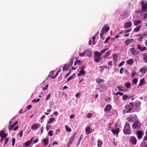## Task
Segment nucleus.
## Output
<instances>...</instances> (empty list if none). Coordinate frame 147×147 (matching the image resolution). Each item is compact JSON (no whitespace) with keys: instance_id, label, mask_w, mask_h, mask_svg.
Here are the masks:
<instances>
[{"instance_id":"42","label":"nucleus","mask_w":147,"mask_h":147,"mask_svg":"<svg viewBox=\"0 0 147 147\" xmlns=\"http://www.w3.org/2000/svg\"><path fill=\"white\" fill-rule=\"evenodd\" d=\"M104 81V80L103 79H100L99 80H98L96 81L98 83H100L101 82H103Z\"/></svg>"},{"instance_id":"16","label":"nucleus","mask_w":147,"mask_h":147,"mask_svg":"<svg viewBox=\"0 0 147 147\" xmlns=\"http://www.w3.org/2000/svg\"><path fill=\"white\" fill-rule=\"evenodd\" d=\"M147 70V67H144L140 69V72L142 73H145Z\"/></svg>"},{"instance_id":"40","label":"nucleus","mask_w":147,"mask_h":147,"mask_svg":"<svg viewBox=\"0 0 147 147\" xmlns=\"http://www.w3.org/2000/svg\"><path fill=\"white\" fill-rule=\"evenodd\" d=\"M81 62V61L80 60H78L76 61L74 63V65H77L78 64H79Z\"/></svg>"},{"instance_id":"24","label":"nucleus","mask_w":147,"mask_h":147,"mask_svg":"<svg viewBox=\"0 0 147 147\" xmlns=\"http://www.w3.org/2000/svg\"><path fill=\"white\" fill-rule=\"evenodd\" d=\"M134 59H130L127 61V63L129 65H132L134 63Z\"/></svg>"},{"instance_id":"4","label":"nucleus","mask_w":147,"mask_h":147,"mask_svg":"<svg viewBox=\"0 0 147 147\" xmlns=\"http://www.w3.org/2000/svg\"><path fill=\"white\" fill-rule=\"evenodd\" d=\"M130 124L128 123H125V127L123 129V131L125 134L129 135L131 133V131L129 126Z\"/></svg>"},{"instance_id":"48","label":"nucleus","mask_w":147,"mask_h":147,"mask_svg":"<svg viewBox=\"0 0 147 147\" xmlns=\"http://www.w3.org/2000/svg\"><path fill=\"white\" fill-rule=\"evenodd\" d=\"M7 134H4L1 137V138H4L5 137H7Z\"/></svg>"},{"instance_id":"30","label":"nucleus","mask_w":147,"mask_h":147,"mask_svg":"<svg viewBox=\"0 0 147 147\" xmlns=\"http://www.w3.org/2000/svg\"><path fill=\"white\" fill-rule=\"evenodd\" d=\"M75 73H74L73 74L69 77L67 81V82H68L71 80L73 79L74 78V77L75 76Z\"/></svg>"},{"instance_id":"17","label":"nucleus","mask_w":147,"mask_h":147,"mask_svg":"<svg viewBox=\"0 0 147 147\" xmlns=\"http://www.w3.org/2000/svg\"><path fill=\"white\" fill-rule=\"evenodd\" d=\"M134 24L135 26H137L139 24L142 23V22L141 21L139 20H135L134 22Z\"/></svg>"},{"instance_id":"64","label":"nucleus","mask_w":147,"mask_h":147,"mask_svg":"<svg viewBox=\"0 0 147 147\" xmlns=\"http://www.w3.org/2000/svg\"><path fill=\"white\" fill-rule=\"evenodd\" d=\"M92 115V114L91 113H89L87 115V117L88 118H91Z\"/></svg>"},{"instance_id":"13","label":"nucleus","mask_w":147,"mask_h":147,"mask_svg":"<svg viewBox=\"0 0 147 147\" xmlns=\"http://www.w3.org/2000/svg\"><path fill=\"white\" fill-rule=\"evenodd\" d=\"M111 108V106L110 105H107L104 109V111L105 112H108L110 111Z\"/></svg>"},{"instance_id":"50","label":"nucleus","mask_w":147,"mask_h":147,"mask_svg":"<svg viewBox=\"0 0 147 147\" xmlns=\"http://www.w3.org/2000/svg\"><path fill=\"white\" fill-rule=\"evenodd\" d=\"M110 37H108L106 39V40H105L104 42L105 43H107L108 41L109 40V39L110 38Z\"/></svg>"},{"instance_id":"26","label":"nucleus","mask_w":147,"mask_h":147,"mask_svg":"<svg viewBox=\"0 0 147 147\" xmlns=\"http://www.w3.org/2000/svg\"><path fill=\"white\" fill-rule=\"evenodd\" d=\"M31 143L28 140L24 143L23 145H25V147H27L29 146L31 144Z\"/></svg>"},{"instance_id":"60","label":"nucleus","mask_w":147,"mask_h":147,"mask_svg":"<svg viewBox=\"0 0 147 147\" xmlns=\"http://www.w3.org/2000/svg\"><path fill=\"white\" fill-rule=\"evenodd\" d=\"M50 96H51V94H49L47 96L46 99V100H48L50 98Z\"/></svg>"},{"instance_id":"33","label":"nucleus","mask_w":147,"mask_h":147,"mask_svg":"<svg viewBox=\"0 0 147 147\" xmlns=\"http://www.w3.org/2000/svg\"><path fill=\"white\" fill-rule=\"evenodd\" d=\"M131 53L132 54L134 55L135 52H136V51L135 50V49L134 48H131L130 49Z\"/></svg>"},{"instance_id":"59","label":"nucleus","mask_w":147,"mask_h":147,"mask_svg":"<svg viewBox=\"0 0 147 147\" xmlns=\"http://www.w3.org/2000/svg\"><path fill=\"white\" fill-rule=\"evenodd\" d=\"M136 72H132L131 73V75L132 76V78H133V77L136 75Z\"/></svg>"},{"instance_id":"46","label":"nucleus","mask_w":147,"mask_h":147,"mask_svg":"<svg viewBox=\"0 0 147 147\" xmlns=\"http://www.w3.org/2000/svg\"><path fill=\"white\" fill-rule=\"evenodd\" d=\"M12 146H13L15 142V139L14 138H12Z\"/></svg>"},{"instance_id":"7","label":"nucleus","mask_w":147,"mask_h":147,"mask_svg":"<svg viewBox=\"0 0 147 147\" xmlns=\"http://www.w3.org/2000/svg\"><path fill=\"white\" fill-rule=\"evenodd\" d=\"M129 141L133 145H136L137 142V139L134 136H131L129 138Z\"/></svg>"},{"instance_id":"58","label":"nucleus","mask_w":147,"mask_h":147,"mask_svg":"<svg viewBox=\"0 0 147 147\" xmlns=\"http://www.w3.org/2000/svg\"><path fill=\"white\" fill-rule=\"evenodd\" d=\"M48 86L49 85H47L45 87H44L43 88V89L44 90H46L47 89Z\"/></svg>"},{"instance_id":"14","label":"nucleus","mask_w":147,"mask_h":147,"mask_svg":"<svg viewBox=\"0 0 147 147\" xmlns=\"http://www.w3.org/2000/svg\"><path fill=\"white\" fill-rule=\"evenodd\" d=\"M75 137V134L72 135L68 142V144H71L73 142Z\"/></svg>"},{"instance_id":"53","label":"nucleus","mask_w":147,"mask_h":147,"mask_svg":"<svg viewBox=\"0 0 147 147\" xmlns=\"http://www.w3.org/2000/svg\"><path fill=\"white\" fill-rule=\"evenodd\" d=\"M108 50V49H103V50H102L101 51V54H103L105 53V51Z\"/></svg>"},{"instance_id":"8","label":"nucleus","mask_w":147,"mask_h":147,"mask_svg":"<svg viewBox=\"0 0 147 147\" xmlns=\"http://www.w3.org/2000/svg\"><path fill=\"white\" fill-rule=\"evenodd\" d=\"M141 5L142 10L144 12L145 11V9H147V2L144 4V2L142 1L141 3Z\"/></svg>"},{"instance_id":"62","label":"nucleus","mask_w":147,"mask_h":147,"mask_svg":"<svg viewBox=\"0 0 147 147\" xmlns=\"http://www.w3.org/2000/svg\"><path fill=\"white\" fill-rule=\"evenodd\" d=\"M23 135V131L22 130H21L20 131V133L19 134V135H20V137H22V135Z\"/></svg>"},{"instance_id":"43","label":"nucleus","mask_w":147,"mask_h":147,"mask_svg":"<svg viewBox=\"0 0 147 147\" xmlns=\"http://www.w3.org/2000/svg\"><path fill=\"white\" fill-rule=\"evenodd\" d=\"M138 79L135 78L133 80V83L135 84H136L138 81Z\"/></svg>"},{"instance_id":"10","label":"nucleus","mask_w":147,"mask_h":147,"mask_svg":"<svg viewBox=\"0 0 147 147\" xmlns=\"http://www.w3.org/2000/svg\"><path fill=\"white\" fill-rule=\"evenodd\" d=\"M143 134V133L142 131L140 130H138L136 134L138 136L137 138L139 139H140L142 138Z\"/></svg>"},{"instance_id":"28","label":"nucleus","mask_w":147,"mask_h":147,"mask_svg":"<svg viewBox=\"0 0 147 147\" xmlns=\"http://www.w3.org/2000/svg\"><path fill=\"white\" fill-rule=\"evenodd\" d=\"M69 65H65L63 67V71H65V70H68L69 69Z\"/></svg>"},{"instance_id":"32","label":"nucleus","mask_w":147,"mask_h":147,"mask_svg":"<svg viewBox=\"0 0 147 147\" xmlns=\"http://www.w3.org/2000/svg\"><path fill=\"white\" fill-rule=\"evenodd\" d=\"M128 96L127 95L125 94L122 96V100L123 101H125L128 98Z\"/></svg>"},{"instance_id":"21","label":"nucleus","mask_w":147,"mask_h":147,"mask_svg":"<svg viewBox=\"0 0 147 147\" xmlns=\"http://www.w3.org/2000/svg\"><path fill=\"white\" fill-rule=\"evenodd\" d=\"M132 26V23L131 22H129L125 23V24L124 28H126L128 27H131Z\"/></svg>"},{"instance_id":"35","label":"nucleus","mask_w":147,"mask_h":147,"mask_svg":"<svg viewBox=\"0 0 147 147\" xmlns=\"http://www.w3.org/2000/svg\"><path fill=\"white\" fill-rule=\"evenodd\" d=\"M117 88L119 91H123V87L121 86H118Z\"/></svg>"},{"instance_id":"56","label":"nucleus","mask_w":147,"mask_h":147,"mask_svg":"<svg viewBox=\"0 0 147 147\" xmlns=\"http://www.w3.org/2000/svg\"><path fill=\"white\" fill-rule=\"evenodd\" d=\"M14 126L13 125H9V130H11L13 128V127Z\"/></svg>"},{"instance_id":"27","label":"nucleus","mask_w":147,"mask_h":147,"mask_svg":"<svg viewBox=\"0 0 147 147\" xmlns=\"http://www.w3.org/2000/svg\"><path fill=\"white\" fill-rule=\"evenodd\" d=\"M141 25H140L136 27L134 30V31L135 32H137L139 31L140 28L141 27Z\"/></svg>"},{"instance_id":"18","label":"nucleus","mask_w":147,"mask_h":147,"mask_svg":"<svg viewBox=\"0 0 147 147\" xmlns=\"http://www.w3.org/2000/svg\"><path fill=\"white\" fill-rule=\"evenodd\" d=\"M133 39H128L127 40H126L125 42V43L126 45H129L131 42H132L133 41Z\"/></svg>"},{"instance_id":"47","label":"nucleus","mask_w":147,"mask_h":147,"mask_svg":"<svg viewBox=\"0 0 147 147\" xmlns=\"http://www.w3.org/2000/svg\"><path fill=\"white\" fill-rule=\"evenodd\" d=\"M125 61H122L121 63H120V64L118 65L119 67H121L123 65H124L125 63Z\"/></svg>"},{"instance_id":"25","label":"nucleus","mask_w":147,"mask_h":147,"mask_svg":"<svg viewBox=\"0 0 147 147\" xmlns=\"http://www.w3.org/2000/svg\"><path fill=\"white\" fill-rule=\"evenodd\" d=\"M102 144V141H101L100 140H98V147H101Z\"/></svg>"},{"instance_id":"2","label":"nucleus","mask_w":147,"mask_h":147,"mask_svg":"<svg viewBox=\"0 0 147 147\" xmlns=\"http://www.w3.org/2000/svg\"><path fill=\"white\" fill-rule=\"evenodd\" d=\"M110 29V28L109 26H107V25H105L102 28V29L100 32V37L102 39H104V38L102 36V35H103L105 33L107 32Z\"/></svg>"},{"instance_id":"57","label":"nucleus","mask_w":147,"mask_h":147,"mask_svg":"<svg viewBox=\"0 0 147 147\" xmlns=\"http://www.w3.org/2000/svg\"><path fill=\"white\" fill-rule=\"evenodd\" d=\"M131 30V29H130L129 30H125V33H126L130 32Z\"/></svg>"},{"instance_id":"44","label":"nucleus","mask_w":147,"mask_h":147,"mask_svg":"<svg viewBox=\"0 0 147 147\" xmlns=\"http://www.w3.org/2000/svg\"><path fill=\"white\" fill-rule=\"evenodd\" d=\"M48 134L49 136H52L53 134V131L52 130H50L48 132Z\"/></svg>"},{"instance_id":"19","label":"nucleus","mask_w":147,"mask_h":147,"mask_svg":"<svg viewBox=\"0 0 147 147\" xmlns=\"http://www.w3.org/2000/svg\"><path fill=\"white\" fill-rule=\"evenodd\" d=\"M86 54L87 56L88 57H90L92 55V53L89 50H86L85 51Z\"/></svg>"},{"instance_id":"3","label":"nucleus","mask_w":147,"mask_h":147,"mask_svg":"<svg viewBox=\"0 0 147 147\" xmlns=\"http://www.w3.org/2000/svg\"><path fill=\"white\" fill-rule=\"evenodd\" d=\"M102 54L98 51H95L94 54V61L96 62H98L102 59L101 55Z\"/></svg>"},{"instance_id":"49","label":"nucleus","mask_w":147,"mask_h":147,"mask_svg":"<svg viewBox=\"0 0 147 147\" xmlns=\"http://www.w3.org/2000/svg\"><path fill=\"white\" fill-rule=\"evenodd\" d=\"M65 127H66L67 130L68 131H71V129L70 128H69L68 127H67V126H65Z\"/></svg>"},{"instance_id":"15","label":"nucleus","mask_w":147,"mask_h":147,"mask_svg":"<svg viewBox=\"0 0 147 147\" xmlns=\"http://www.w3.org/2000/svg\"><path fill=\"white\" fill-rule=\"evenodd\" d=\"M111 131L114 134L117 135L116 136L117 137L118 136V134L119 131V128H117V129H113L111 130Z\"/></svg>"},{"instance_id":"38","label":"nucleus","mask_w":147,"mask_h":147,"mask_svg":"<svg viewBox=\"0 0 147 147\" xmlns=\"http://www.w3.org/2000/svg\"><path fill=\"white\" fill-rule=\"evenodd\" d=\"M125 86L126 88H129L131 86V84L129 83L128 82L125 84Z\"/></svg>"},{"instance_id":"34","label":"nucleus","mask_w":147,"mask_h":147,"mask_svg":"<svg viewBox=\"0 0 147 147\" xmlns=\"http://www.w3.org/2000/svg\"><path fill=\"white\" fill-rule=\"evenodd\" d=\"M79 72L80 73L81 75H83V76L85 75L86 73V71L84 70H81Z\"/></svg>"},{"instance_id":"39","label":"nucleus","mask_w":147,"mask_h":147,"mask_svg":"<svg viewBox=\"0 0 147 147\" xmlns=\"http://www.w3.org/2000/svg\"><path fill=\"white\" fill-rule=\"evenodd\" d=\"M143 12H144V11H142V9L141 10L139 9L135 11V13H136L137 14H138L139 13H140Z\"/></svg>"},{"instance_id":"6","label":"nucleus","mask_w":147,"mask_h":147,"mask_svg":"<svg viewBox=\"0 0 147 147\" xmlns=\"http://www.w3.org/2000/svg\"><path fill=\"white\" fill-rule=\"evenodd\" d=\"M140 123L138 121H136L132 124L133 128L134 129H139L140 128Z\"/></svg>"},{"instance_id":"5","label":"nucleus","mask_w":147,"mask_h":147,"mask_svg":"<svg viewBox=\"0 0 147 147\" xmlns=\"http://www.w3.org/2000/svg\"><path fill=\"white\" fill-rule=\"evenodd\" d=\"M137 116L135 114H132L127 118V120L129 122H133L136 119Z\"/></svg>"},{"instance_id":"36","label":"nucleus","mask_w":147,"mask_h":147,"mask_svg":"<svg viewBox=\"0 0 147 147\" xmlns=\"http://www.w3.org/2000/svg\"><path fill=\"white\" fill-rule=\"evenodd\" d=\"M55 120V119L53 118H51L49 119V120L48 122V123L49 124L53 122V121Z\"/></svg>"},{"instance_id":"31","label":"nucleus","mask_w":147,"mask_h":147,"mask_svg":"<svg viewBox=\"0 0 147 147\" xmlns=\"http://www.w3.org/2000/svg\"><path fill=\"white\" fill-rule=\"evenodd\" d=\"M135 105L136 107L138 108L141 105V102L140 101H137L136 102Z\"/></svg>"},{"instance_id":"20","label":"nucleus","mask_w":147,"mask_h":147,"mask_svg":"<svg viewBox=\"0 0 147 147\" xmlns=\"http://www.w3.org/2000/svg\"><path fill=\"white\" fill-rule=\"evenodd\" d=\"M144 61L147 63V53H144L142 55Z\"/></svg>"},{"instance_id":"1","label":"nucleus","mask_w":147,"mask_h":147,"mask_svg":"<svg viewBox=\"0 0 147 147\" xmlns=\"http://www.w3.org/2000/svg\"><path fill=\"white\" fill-rule=\"evenodd\" d=\"M133 104L131 102L129 103L125 106V109L124 112L126 113H131L133 108Z\"/></svg>"},{"instance_id":"63","label":"nucleus","mask_w":147,"mask_h":147,"mask_svg":"<svg viewBox=\"0 0 147 147\" xmlns=\"http://www.w3.org/2000/svg\"><path fill=\"white\" fill-rule=\"evenodd\" d=\"M4 134V131H1L0 132V136H1L3 135Z\"/></svg>"},{"instance_id":"37","label":"nucleus","mask_w":147,"mask_h":147,"mask_svg":"<svg viewBox=\"0 0 147 147\" xmlns=\"http://www.w3.org/2000/svg\"><path fill=\"white\" fill-rule=\"evenodd\" d=\"M86 54V53L85 51L84 52L82 53H80L79 54V55L80 57H82L84 56Z\"/></svg>"},{"instance_id":"54","label":"nucleus","mask_w":147,"mask_h":147,"mask_svg":"<svg viewBox=\"0 0 147 147\" xmlns=\"http://www.w3.org/2000/svg\"><path fill=\"white\" fill-rule=\"evenodd\" d=\"M111 54V52L110 51H107L106 52V54L105 55V56H109Z\"/></svg>"},{"instance_id":"22","label":"nucleus","mask_w":147,"mask_h":147,"mask_svg":"<svg viewBox=\"0 0 147 147\" xmlns=\"http://www.w3.org/2000/svg\"><path fill=\"white\" fill-rule=\"evenodd\" d=\"M113 61L115 62H117V55L115 54H114L113 55Z\"/></svg>"},{"instance_id":"41","label":"nucleus","mask_w":147,"mask_h":147,"mask_svg":"<svg viewBox=\"0 0 147 147\" xmlns=\"http://www.w3.org/2000/svg\"><path fill=\"white\" fill-rule=\"evenodd\" d=\"M8 140L9 138H7L5 139L4 145H6L7 144Z\"/></svg>"},{"instance_id":"52","label":"nucleus","mask_w":147,"mask_h":147,"mask_svg":"<svg viewBox=\"0 0 147 147\" xmlns=\"http://www.w3.org/2000/svg\"><path fill=\"white\" fill-rule=\"evenodd\" d=\"M54 71H51L50 73V74L49 75V76H51H51H53V75L54 74Z\"/></svg>"},{"instance_id":"29","label":"nucleus","mask_w":147,"mask_h":147,"mask_svg":"<svg viewBox=\"0 0 147 147\" xmlns=\"http://www.w3.org/2000/svg\"><path fill=\"white\" fill-rule=\"evenodd\" d=\"M145 83V81L144 80L143 78L141 79L140 81V83L139 84V85L141 86L142 85L144 84Z\"/></svg>"},{"instance_id":"55","label":"nucleus","mask_w":147,"mask_h":147,"mask_svg":"<svg viewBox=\"0 0 147 147\" xmlns=\"http://www.w3.org/2000/svg\"><path fill=\"white\" fill-rule=\"evenodd\" d=\"M58 73H59L58 72H57L55 76H51V77L52 78H53V79L55 78L58 75Z\"/></svg>"},{"instance_id":"45","label":"nucleus","mask_w":147,"mask_h":147,"mask_svg":"<svg viewBox=\"0 0 147 147\" xmlns=\"http://www.w3.org/2000/svg\"><path fill=\"white\" fill-rule=\"evenodd\" d=\"M40 99L39 98H38L36 100V99H34L32 101V102L36 103L39 102L40 101Z\"/></svg>"},{"instance_id":"23","label":"nucleus","mask_w":147,"mask_h":147,"mask_svg":"<svg viewBox=\"0 0 147 147\" xmlns=\"http://www.w3.org/2000/svg\"><path fill=\"white\" fill-rule=\"evenodd\" d=\"M49 142V139L48 138H45L43 140V143L44 144L45 146L48 144Z\"/></svg>"},{"instance_id":"9","label":"nucleus","mask_w":147,"mask_h":147,"mask_svg":"<svg viewBox=\"0 0 147 147\" xmlns=\"http://www.w3.org/2000/svg\"><path fill=\"white\" fill-rule=\"evenodd\" d=\"M86 134H90L92 132V130L89 126H87L85 128Z\"/></svg>"},{"instance_id":"11","label":"nucleus","mask_w":147,"mask_h":147,"mask_svg":"<svg viewBox=\"0 0 147 147\" xmlns=\"http://www.w3.org/2000/svg\"><path fill=\"white\" fill-rule=\"evenodd\" d=\"M137 49L141 51H144L146 50L147 48L145 47H142L140 45H138Z\"/></svg>"},{"instance_id":"51","label":"nucleus","mask_w":147,"mask_h":147,"mask_svg":"<svg viewBox=\"0 0 147 147\" xmlns=\"http://www.w3.org/2000/svg\"><path fill=\"white\" fill-rule=\"evenodd\" d=\"M83 137V134H81V135L80 136L79 139V140L81 141L82 140V139Z\"/></svg>"},{"instance_id":"61","label":"nucleus","mask_w":147,"mask_h":147,"mask_svg":"<svg viewBox=\"0 0 147 147\" xmlns=\"http://www.w3.org/2000/svg\"><path fill=\"white\" fill-rule=\"evenodd\" d=\"M123 69H124V68L123 67H122L120 69V70L119 71V73L121 74H122L123 72Z\"/></svg>"},{"instance_id":"12","label":"nucleus","mask_w":147,"mask_h":147,"mask_svg":"<svg viewBox=\"0 0 147 147\" xmlns=\"http://www.w3.org/2000/svg\"><path fill=\"white\" fill-rule=\"evenodd\" d=\"M39 124L38 123H34L32 126L31 128L33 129H37L39 127Z\"/></svg>"}]
</instances>
